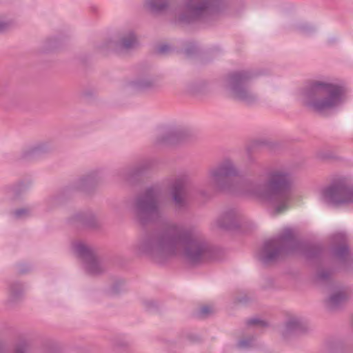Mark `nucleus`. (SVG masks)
I'll return each mask as SVG.
<instances>
[{
  "instance_id": "7",
  "label": "nucleus",
  "mask_w": 353,
  "mask_h": 353,
  "mask_svg": "<svg viewBox=\"0 0 353 353\" xmlns=\"http://www.w3.org/2000/svg\"><path fill=\"white\" fill-rule=\"evenodd\" d=\"M239 174V169L234 161L225 159L208 170L205 184L215 192H233L234 183L232 177Z\"/></svg>"
},
{
  "instance_id": "19",
  "label": "nucleus",
  "mask_w": 353,
  "mask_h": 353,
  "mask_svg": "<svg viewBox=\"0 0 353 353\" xmlns=\"http://www.w3.org/2000/svg\"><path fill=\"white\" fill-rule=\"evenodd\" d=\"M24 288L21 283L19 282L11 283L8 289V304L12 305L19 301L23 294Z\"/></svg>"
},
{
  "instance_id": "33",
  "label": "nucleus",
  "mask_w": 353,
  "mask_h": 353,
  "mask_svg": "<svg viewBox=\"0 0 353 353\" xmlns=\"http://www.w3.org/2000/svg\"><path fill=\"white\" fill-rule=\"evenodd\" d=\"M330 272L322 270L319 273V277L322 280H325L330 277Z\"/></svg>"
},
{
  "instance_id": "3",
  "label": "nucleus",
  "mask_w": 353,
  "mask_h": 353,
  "mask_svg": "<svg viewBox=\"0 0 353 353\" xmlns=\"http://www.w3.org/2000/svg\"><path fill=\"white\" fill-rule=\"evenodd\" d=\"M292 179L290 172L284 168L270 171L266 182H257L250 185L247 193L259 198L280 214L289 208L292 199Z\"/></svg>"
},
{
  "instance_id": "30",
  "label": "nucleus",
  "mask_w": 353,
  "mask_h": 353,
  "mask_svg": "<svg viewBox=\"0 0 353 353\" xmlns=\"http://www.w3.org/2000/svg\"><path fill=\"white\" fill-rule=\"evenodd\" d=\"M27 350V345L24 343H20L15 347L14 353H26Z\"/></svg>"
},
{
  "instance_id": "28",
  "label": "nucleus",
  "mask_w": 353,
  "mask_h": 353,
  "mask_svg": "<svg viewBox=\"0 0 353 353\" xmlns=\"http://www.w3.org/2000/svg\"><path fill=\"white\" fill-rule=\"evenodd\" d=\"M213 312V308L209 305H204L200 308V315L205 317Z\"/></svg>"
},
{
  "instance_id": "31",
  "label": "nucleus",
  "mask_w": 353,
  "mask_h": 353,
  "mask_svg": "<svg viewBox=\"0 0 353 353\" xmlns=\"http://www.w3.org/2000/svg\"><path fill=\"white\" fill-rule=\"evenodd\" d=\"M170 50V46L168 45H162L158 48V52L160 54L167 53Z\"/></svg>"
},
{
  "instance_id": "26",
  "label": "nucleus",
  "mask_w": 353,
  "mask_h": 353,
  "mask_svg": "<svg viewBox=\"0 0 353 353\" xmlns=\"http://www.w3.org/2000/svg\"><path fill=\"white\" fill-rule=\"evenodd\" d=\"M30 213V210L26 208H21L14 211V216L17 219H21L28 216Z\"/></svg>"
},
{
  "instance_id": "25",
  "label": "nucleus",
  "mask_w": 353,
  "mask_h": 353,
  "mask_svg": "<svg viewBox=\"0 0 353 353\" xmlns=\"http://www.w3.org/2000/svg\"><path fill=\"white\" fill-rule=\"evenodd\" d=\"M248 325H254L256 327H264L268 326V323L265 321L256 318H252L247 321Z\"/></svg>"
},
{
  "instance_id": "36",
  "label": "nucleus",
  "mask_w": 353,
  "mask_h": 353,
  "mask_svg": "<svg viewBox=\"0 0 353 353\" xmlns=\"http://www.w3.org/2000/svg\"><path fill=\"white\" fill-rule=\"evenodd\" d=\"M17 188H10L8 189V193L10 195L16 194H17Z\"/></svg>"
},
{
  "instance_id": "12",
  "label": "nucleus",
  "mask_w": 353,
  "mask_h": 353,
  "mask_svg": "<svg viewBox=\"0 0 353 353\" xmlns=\"http://www.w3.org/2000/svg\"><path fill=\"white\" fill-rule=\"evenodd\" d=\"M170 194L172 204L177 210H184L189 207L191 190L185 178L176 179L172 183Z\"/></svg>"
},
{
  "instance_id": "11",
  "label": "nucleus",
  "mask_w": 353,
  "mask_h": 353,
  "mask_svg": "<svg viewBox=\"0 0 353 353\" xmlns=\"http://www.w3.org/2000/svg\"><path fill=\"white\" fill-rule=\"evenodd\" d=\"M139 46L138 37L132 28L120 30L114 39H107L99 46L102 52L108 50L128 52L137 48Z\"/></svg>"
},
{
  "instance_id": "8",
  "label": "nucleus",
  "mask_w": 353,
  "mask_h": 353,
  "mask_svg": "<svg viewBox=\"0 0 353 353\" xmlns=\"http://www.w3.org/2000/svg\"><path fill=\"white\" fill-rule=\"evenodd\" d=\"M252 77L253 74L250 71L232 72L225 79V88L233 99L248 105L254 104L259 97L248 85V82Z\"/></svg>"
},
{
  "instance_id": "10",
  "label": "nucleus",
  "mask_w": 353,
  "mask_h": 353,
  "mask_svg": "<svg viewBox=\"0 0 353 353\" xmlns=\"http://www.w3.org/2000/svg\"><path fill=\"white\" fill-rule=\"evenodd\" d=\"M74 253L79 257L85 271L90 275H98L105 271V267L97 256L94 249L82 241L73 242Z\"/></svg>"
},
{
  "instance_id": "22",
  "label": "nucleus",
  "mask_w": 353,
  "mask_h": 353,
  "mask_svg": "<svg viewBox=\"0 0 353 353\" xmlns=\"http://www.w3.org/2000/svg\"><path fill=\"white\" fill-rule=\"evenodd\" d=\"M78 221L88 227H94L96 225L95 216L91 212H83L76 216Z\"/></svg>"
},
{
  "instance_id": "32",
  "label": "nucleus",
  "mask_w": 353,
  "mask_h": 353,
  "mask_svg": "<svg viewBox=\"0 0 353 353\" xmlns=\"http://www.w3.org/2000/svg\"><path fill=\"white\" fill-rule=\"evenodd\" d=\"M59 200H60L59 196H54V197L49 199L48 202L50 206H53V205H55L59 203Z\"/></svg>"
},
{
  "instance_id": "23",
  "label": "nucleus",
  "mask_w": 353,
  "mask_h": 353,
  "mask_svg": "<svg viewBox=\"0 0 353 353\" xmlns=\"http://www.w3.org/2000/svg\"><path fill=\"white\" fill-rule=\"evenodd\" d=\"M14 21L6 14H0V34L10 30L14 26Z\"/></svg>"
},
{
  "instance_id": "18",
  "label": "nucleus",
  "mask_w": 353,
  "mask_h": 353,
  "mask_svg": "<svg viewBox=\"0 0 353 353\" xmlns=\"http://www.w3.org/2000/svg\"><path fill=\"white\" fill-rule=\"evenodd\" d=\"M101 181L99 172L93 171L79 179L74 183V188L80 190H87L96 186Z\"/></svg>"
},
{
  "instance_id": "34",
  "label": "nucleus",
  "mask_w": 353,
  "mask_h": 353,
  "mask_svg": "<svg viewBox=\"0 0 353 353\" xmlns=\"http://www.w3.org/2000/svg\"><path fill=\"white\" fill-rule=\"evenodd\" d=\"M143 169H145V168H143V166L137 167L132 171V174H138L141 172Z\"/></svg>"
},
{
  "instance_id": "15",
  "label": "nucleus",
  "mask_w": 353,
  "mask_h": 353,
  "mask_svg": "<svg viewBox=\"0 0 353 353\" xmlns=\"http://www.w3.org/2000/svg\"><path fill=\"white\" fill-rule=\"evenodd\" d=\"M181 137L182 132L179 129L162 128L159 130L154 143L158 145L171 144L181 139Z\"/></svg>"
},
{
  "instance_id": "24",
  "label": "nucleus",
  "mask_w": 353,
  "mask_h": 353,
  "mask_svg": "<svg viewBox=\"0 0 353 353\" xmlns=\"http://www.w3.org/2000/svg\"><path fill=\"white\" fill-rule=\"evenodd\" d=\"M255 345V339L254 337H245L240 339L237 343V347L239 350H248Z\"/></svg>"
},
{
  "instance_id": "16",
  "label": "nucleus",
  "mask_w": 353,
  "mask_h": 353,
  "mask_svg": "<svg viewBox=\"0 0 353 353\" xmlns=\"http://www.w3.org/2000/svg\"><path fill=\"white\" fill-rule=\"evenodd\" d=\"M347 236L343 232H339L333 235L332 241L336 245L333 249L334 256L340 260H344L348 256L349 248L346 244Z\"/></svg>"
},
{
  "instance_id": "6",
  "label": "nucleus",
  "mask_w": 353,
  "mask_h": 353,
  "mask_svg": "<svg viewBox=\"0 0 353 353\" xmlns=\"http://www.w3.org/2000/svg\"><path fill=\"white\" fill-rule=\"evenodd\" d=\"M301 247V243L296 239L294 231L285 228L278 236L265 241L257 252L256 257L262 263L268 265Z\"/></svg>"
},
{
  "instance_id": "20",
  "label": "nucleus",
  "mask_w": 353,
  "mask_h": 353,
  "mask_svg": "<svg viewBox=\"0 0 353 353\" xmlns=\"http://www.w3.org/2000/svg\"><path fill=\"white\" fill-rule=\"evenodd\" d=\"M347 298V294L344 290H339L330 295L327 300V306L333 310L342 304Z\"/></svg>"
},
{
  "instance_id": "2",
  "label": "nucleus",
  "mask_w": 353,
  "mask_h": 353,
  "mask_svg": "<svg viewBox=\"0 0 353 353\" xmlns=\"http://www.w3.org/2000/svg\"><path fill=\"white\" fill-rule=\"evenodd\" d=\"M144 6L154 13L166 12L185 23L214 19L225 9L223 0H182L177 6L172 0H145Z\"/></svg>"
},
{
  "instance_id": "5",
  "label": "nucleus",
  "mask_w": 353,
  "mask_h": 353,
  "mask_svg": "<svg viewBox=\"0 0 353 353\" xmlns=\"http://www.w3.org/2000/svg\"><path fill=\"white\" fill-rule=\"evenodd\" d=\"M160 185H153L137 195L131 204L130 211L141 224L157 221L162 216Z\"/></svg>"
},
{
  "instance_id": "1",
  "label": "nucleus",
  "mask_w": 353,
  "mask_h": 353,
  "mask_svg": "<svg viewBox=\"0 0 353 353\" xmlns=\"http://www.w3.org/2000/svg\"><path fill=\"white\" fill-rule=\"evenodd\" d=\"M131 251L137 257L157 263L178 256L189 263H199L213 255L211 245L200 230L176 223H170L160 232L140 236L132 245Z\"/></svg>"
},
{
  "instance_id": "29",
  "label": "nucleus",
  "mask_w": 353,
  "mask_h": 353,
  "mask_svg": "<svg viewBox=\"0 0 353 353\" xmlns=\"http://www.w3.org/2000/svg\"><path fill=\"white\" fill-rule=\"evenodd\" d=\"M143 304L148 310H151L157 306L156 303L151 299H144L143 301Z\"/></svg>"
},
{
  "instance_id": "21",
  "label": "nucleus",
  "mask_w": 353,
  "mask_h": 353,
  "mask_svg": "<svg viewBox=\"0 0 353 353\" xmlns=\"http://www.w3.org/2000/svg\"><path fill=\"white\" fill-rule=\"evenodd\" d=\"M134 85L139 90H149L158 86L157 81L150 76H145L138 79L134 82Z\"/></svg>"
},
{
  "instance_id": "4",
  "label": "nucleus",
  "mask_w": 353,
  "mask_h": 353,
  "mask_svg": "<svg viewBox=\"0 0 353 353\" xmlns=\"http://www.w3.org/2000/svg\"><path fill=\"white\" fill-rule=\"evenodd\" d=\"M298 99L307 108L322 114L341 106L345 101V88L327 81L314 80L297 93Z\"/></svg>"
},
{
  "instance_id": "38",
  "label": "nucleus",
  "mask_w": 353,
  "mask_h": 353,
  "mask_svg": "<svg viewBox=\"0 0 353 353\" xmlns=\"http://www.w3.org/2000/svg\"><path fill=\"white\" fill-rule=\"evenodd\" d=\"M305 254H306L307 257H308V258L313 256V255L310 253V251H308Z\"/></svg>"
},
{
  "instance_id": "37",
  "label": "nucleus",
  "mask_w": 353,
  "mask_h": 353,
  "mask_svg": "<svg viewBox=\"0 0 353 353\" xmlns=\"http://www.w3.org/2000/svg\"><path fill=\"white\" fill-rule=\"evenodd\" d=\"M248 162L250 163H252L255 162V159L252 157H251V156L248 157Z\"/></svg>"
},
{
  "instance_id": "27",
  "label": "nucleus",
  "mask_w": 353,
  "mask_h": 353,
  "mask_svg": "<svg viewBox=\"0 0 353 353\" xmlns=\"http://www.w3.org/2000/svg\"><path fill=\"white\" fill-rule=\"evenodd\" d=\"M299 31L304 34H309L314 31V28L307 24H303L298 27Z\"/></svg>"
},
{
  "instance_id": "14",
  "label": "nucleus",
  "mask_w": 353,
  "mask_h": 353,
  "mask_svg": "<svg viewBox=\"0 0 353 353\" xmlns=\"http://www.w3.org/2000/svg\"><path fill=\"white\" fill-rule=\"evenodd\" d=\"M53 149L54 145L52 141H40L26 148L23 152V157L26 159H32L49 153Z\"/></svg>"
},
{
  "instance_id": "35",
  "label": "nucleus",
  "mask_w": 353,
  "mask_h": 353,
  "mask_svg": "<svg viewBox=\"0 0 353 353\" xmlns=\"http://www.w3.org/2000/svg\"><path fill=\"white\" fill-rule=\"evenodd\" d=\"M120 287L119 284H115L112 287L111 291L112 294H117L119 292V288Z\"/></svg>"
},
{
  "instance_id": "17",
  "label": "nucleus",
  "mask_w": 353,
  "mask_h": 353,
  "mask_svg": "<svg viewBox=\"0 0 353 353\" xmlns=\"http://www.w3.org/2000/svg\"><path fill=\"white\" fill-rule=\"evenodd\" d=\"M305 329V323L303 320L296 316H292L288 319L283 329L282 335L284 338H288L292 334L301 332Z\"/></svg>"
},
{
  "instance_id": "9",
  "label": "nucleus",
  "mask_w": 353,
  "mask_h": 353,
  "mask_svg": "<svg viewBox=\"0 0 353 353\" xmlns=\"http://www.w3.org/2000/svg\"><path fill=\"white\" fill-rule=\"evenodd\" d=\"M319 198L323 202L335 206L353 203V186L345 179L335 181L321 190Z\"/></svg>"
},
{
  "instance_id": "13",
  "label": "nucleus",
  "mask_w": 353,
  "mask_h": 353,
  "mask_svg": "<svg viewBox=\"0 0 353 353\" xmlns=\"http://www.w3.org/2000/svg\"><path fill=\"white\" fill-rule=\"evenodd\" d=\"M241 219L242 216L238 210L228 209L221 214L214 223L219 228L234 230L239 228Z\"/></svg>"
}]
</instances>
